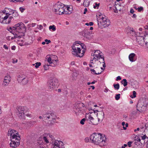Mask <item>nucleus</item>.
Segmentation results:
<instances>
[{"label":"nucleus","mask_w":148,"mask_h":148,"mask_svg":"<svg viewBox=\"0 0 148 148\" xmlns=\"http://www.w3.org/2000/svg\"><path fill=\"white\" fill-rule=\"evenodd\" d=\"M18 16V13L16 10L6 7L0 11V22L3 24H10L13 20L14 17Z\"/></svg>","instance_id":"f257e3e1"},{"label":"nucleus","mask_w":148,"mask_h":148,"mask_svg":"<svg viewBox=\"0 0 148 148\" xmlns=\"http://www.w3.org/2000/svg\"><path fill=\"white\" fill-rule=\"evenodd\" d=\"M72 53L75 56L81 57L84 55L86 49L84 44L80 41L74 42L72 46Z\"/></svg>","instance_id":"f03ea898"},{"label":"nucleus","mask_w":148,"mask_h":148,"mask_svg":"<svg viewBox=\"0 0 148 148\" xmlns=\"http://www.w3.org/2000/svg\"><path fill=\"white\" fill-rule=\"evenodd\" d=\"M90 140L94 144L102 146L106 143V138L104 135L101 134L93 133L90 136Z\"/></svg>","instance_id":"7ed1b4c3"},{"label":"nucleus","mask_w":148,"mask_h":148,"mask_svg":"<svg viewBox=\"0 0 148 148\" xmlns=\"http://www.w3.org/2000/svg\"><path fill=\"white\" fill-rule=\"evenodd\" d=\"M97 20L98 26L101 28L108 27L110 24V21L108 17L101 14L99 15Z\"/></svg>","instance_id":"20e7f679"},{"label":"nucleus","mask_w":148,"mask_h":148,"mask_svg":"<svg viewBox=\"0 0 148 148\" xmlns=\"http://www.w3.org/2000/svg\"><path fill=\"white\" fill-rule=\"evenodd\" d=\"M13 29L16 32L15 37H19L20 38L24 35V32L25 30L24 25L22 23H20L16 24Z\"/></svg>","instance_id":"39448f33"},{"label":"nucleus","mask_w":148,"mask_h":148,"mask_svg":"<svg viewBox=\"0 0 148 148\" xmlns=\"http://www.w3.org/2000/svg\"><path fill=\"white\" fill-rule=\"evenodd\" d=\"M45 59L47 62L50 64L51 66L55 67L58 64V60L56 56L48 55L46 57Z\"/></svg>","instance_id":"423d86ee"},{"label":"nucleus","mask_w":148,"mask_h":148,"mask_svg":"<svg viewBox=\"0 0 148 148\" xmlns=\"http://www.w3.org/2000/svg\"><path fill=\"white\" fill-rule=\"evenodd\" d=\"M63 142L61 141L56 140L52 143V144H49L48 146L45 144L44 145H42L40 148H64Z\"/></svg>","instance_id":"0eeeda50"},{"label":"nucleus","mask_w":148,"mask_h":148,"mask_svg":"<svg viewBox=\"0 0 148 148\" xmlns=\"http://www.w3.org/2000/svg\"><path fill=\"white\" fill-rule=\"evenodd\" d=\"M86 109L84 104L80 103L75 104L73 108V111L77 115H79L84 112Z\"/></svg>","instance_id":"6e6552de"},{"label":"nucleus","mask_w":148,"mask_h":148,"mask_svg":"<svg viewBox=\"0 0 148 148\" xmlns=\"http://www.w3.org/2000/svg\"><path fill=\"white\" fill-rule=\"evenodd\" d=\"M45 120H49L50 122V124H53L58 122V120L59 119V117L56 116L54 113L46 114L43 116Z\"/></svg>","instance_id":"1a4fd4ad"},{"label":"nucleus","mask_w":148,"mask_h":148,"mask_svg":"<svg viewBox=\"0 0 148 148\" xmlns=\"http://www.w3.org/2000/svg\"><path fill=\"white\" fill-rule=\"evenodd\" d=\"M8 136L10 137V140L20 142L21 140L20 136L18 132L14 130H11L8 131Z\"/></svg>","instance_id":"9d476101"},{"label":"nucleus","mask_w":148,"mask_h":148,"mask_svg":"<svg viewBox=\"0 0 148 148\" xmlns=\"http://www.w3.org/2000/svg\"><path fill=\"white\" fill-rule=\"evenodd\" d=\"M47 84L50 89L54 88L58 84V81L56 79L53 78L49 81Z\"/></svg>","instance_id":"9b49d317"},{"label":"nucleus","mask_w":148,"mask_h":148,"mask_svg":"<svg viewBox=\"0 0 148 148\" xmlns=\"http://www.w3.org/2000/svg\"><path fill=\"white\" fill-rule=\"evenodd\" d=\"M92 111L95 114L96 113H97L96 115L98 119V120L97 121H98V123L100 121H102L104 117V113L103 111H99L97 110H93Z\"/></svg>","instance_id":"f8f14e48"},{"label":"nucleus","mask_w":148,"mask_h":148,"mask_svg":"<svg viewBox=\"0 0 148 148\" xmlns=\"http://www.w3.org/2000/svg\"><path fill=\"white\" fill-rule=\"evenodd\" d=\"M86 118L87 120L90 121L93 125H97L98 123V121H97V120L95 119L92 115L91 114H86Z\"/></svg>","instance_id":"ddd939ff"},{"label":"nucleus","mask_w":148,"mask_h":148,"mask_svg":"<svg viewBox=\"0 0 148 148\" xmlns=\"http://www.w3.org/2000/svg\"><path fill=\"white\" fill-rule=\"evenodd\" d=\"M26 107L24 106H20L18 108V116L20 118H23L25 116L24 111Z\"/></svg>","instance_id":"4468645a"},{"label":"nucleus","mask_w":148,"mask_h":148,"mask_svg":"<svg viewBox=\"0 0 148 148\" xmlns=\"http://www.w3.org/2000/svg\"><path fill=\"white\" fill-rule=\"evenodd\" d=\"M93 54V56H95V57H96L97 59H100L101 58L102 60V62H104V59L102 55V53L99 50H97L95 51Z\"/></svg>","instance_id":"2eb2a0df"},{"label":"nucleus","mask_w":148,"mask_h":148,"mask_svg":"<svg viewBox=\"0 0 148 148\" xmlns=\"http://www.w3.org/2000/svg\"><path fill=\"white\" fill-rule=\"evenodd\" d=\"M63 4L60 3L58 2L55 4L53 6V10L56 14L59 13V10L61 8V6Z\"/></svg>","instance_id":"dca6fc26"},{"label":"nucleus","mask_w":148,"mask_h":148,"mask_svg":"<svg viewBox=\"0 0 148 148\" xmlns=\"http://www.w3.org/2000/svg\"><path fill=\"white\" fill-rule=\"evenodd\" d=\"M11 81V77L9 75L5 76L3 79V84L4 86H8L10 84Z\"/></svg>","instance_id":"f3484780"},{"label":"nucleus","mask_w":148,"mask_h":148,"mask_svg":"<svg viewBox=\"0 0 148 148\" xmlns=\"http://www.w3.org/2000/svg\"><path fill=\"white\" fill-rule=\"evenodd\" d=\"M65 14H71L73 10V8L71 6H65Z\"/></svg>","instance_id":"a211bd4d"},{"label":"nucleus","mask_w":148,"mask_h":148,"mask_svg":"<svg viewBox=\"0 0 148 148\" xmlns=\"http://www.w3.org/2000/svg\"><path fill=\"white\" fill-rule=\"evenodd\" d=\"M145 36H138L136 38L137 41L139 44H142L144 42H145Z\"/></svg>","instance_id":"6ab92c4d"},{"label":"nucleus","mask_w":148,"mask_h":148,"mask_svg":"<svg viewBox=\"0 0 148 148\" xmlns=\"http://www.w3.org/2000/svg\"><path fill=\"white\" fill-rule=\"evenodd\" d=\"M11 142L10 143V145L11 147L15 148L20 144V142L11 140Z\"/></svg>","instance_id":"aec40b11"},{"label":"nucleus","mask_w":148,"mask_h":148,"mask_svg":"<svg viewBox=\"0 0 148 148\" xmlns=\"http://www.w3.org/2000/svg\"><path fill=\"white\" fill-rule=\"evenodd\" d=\"M136 54L134 53H131L129 56V60L132 62H135L136 60V58H135Z\"/></svg>","instance_id":"412c9836"},{"label":"nucleus","mask_w":148,"mask_h":148,"mask_svg":"<svg viewBox=\"0 0 148 148\" xmlns=\"http://www.w3.org/2000/svg\"><path fill=\"white\" fill-rule=\"evenodd\" d=\"M65 6L63 4L62 6H61V8L59 10V13H58L57 14L60 15H62V14H65Z\"/></svg>","instance_id":"4be33fe9"},{"label":"nucleus","mask_w":148,"mask_h":148,"mask_svg":"<svg viewBox=\"0 0 148 148\" xmlns=\"http://www.w3.org/2000/svg\"><path fill=\"white\" fill-rule=\"evenodd\" d=\"M13 28L14 27H7V29L12 33L13 35H16V32Z\"/></svg>","instance_id":"5701e85b"},{"label":"nucleus","mask_w":148,"mask_h":148,"mask_svg":"<svg viewBox=\"0 0 148 148\" xmlns=\"http://www.w3.org/2000/svg\"><path fill=\"white\" fill-rule=\"evenodd\" d=\"M25 77V76L23 75H20L18 76L17 80L19 82L21 83L22 80Z\"/></svg>","instance_id":"b1692460"},{"label":"nucleus","mask_w":148,"mask_h":148,"mask_svg":"<svg viewBox=\"0 0 148 148\" xmlns=\"http://www.w3.org/2000/svg\"><path fill=\"white\" fill-rule=\"evenodd\" d=\"M14 36H13L11 35H9L7 36L6 37L7 40L8 41H11L12 40L15 38H19V37H15L14 35H13Z\"/></svg>","instance_id":"393cba45"},{"label":"nucleus","mask_w":148,"mask_h":148,"mask_svg":"<svg viewBox=\"0 0 148 148\" xmlns=\"http://www.w3.org/2000/svg\"><path fill=\"white\" fill-rule=\"evenodd\" d=\"M99 59H97L96 57L95 56H93V54L91 57V60L90 61V63H92L93 64L95 62L98 60Z\"/></svg>","instance_id":"a878e982"},{"label":"nucleus","mask_w":148,"mask_h":148,"mask_svg":"<svg viewBox=\"0 0 148 148\" xmlns=\"http://www.w3.org/2000/svg\"><path fill=\"white\" fill-rule=\"evenodd\" d=\"M43 140L45 142L47 143H49V139L48 137H47V135L45 134H44L43 135Z\"/></svg>","instance_id":"bb28decb"},{"label":"nucleus","mask_w":148,"mask_h":148,"mask_svg":"<svg viewBox=\"0 0 148 148\" xmlns=\"http://www.w3.org/2000/svg\"><path fill=\"white\" fill-rule=\"evenodd\" d=\"M121 84H123L124 87L126 86L127 84V82L125 79H123L121 81Z\"/></svg>","instance_id":"cd10ccee"},{"label":"nucleus","mask_w":148,"mask_h":148,"mask_svg":"<svg viewBox=\"0 0 148 148\" xmlns=\"http://www.w3.org/2000/svg\"><path fill=\"white\" fill-rule=\"evenodd\" d=\"M28 82V79L26 76H25V78L23 80L22 82L21 83H22L23 84H27Z\"/></svg>","instance_id":"c85d7f7f"},{"label":"nucleus","mask_w":148,"mask_h":148,"mask_svg":"<svg viewBox=\"0 0 148 148\" xmlns=\"http://www.w3.org/2000/svg\"><path fill=\"white\" fill-rule=\"evenodd\" d=\"M49 66H50L49 64H48L45 63L43 65L44 70L45 71L48 70L49 69Z\"/></svg>","instance_id":"c756f323"},{"label":"nucleus","mask_w":148,"mask_h":148,"mask_svg":"<svg viewBox=\"0 0 148 148\" xmlns=\"http://www.w3.org/2000/svg\"><path fill=\"white\" fill-rule=\"evenodd\" d=\"M135 143H138V142H139L142 144V143L140 142L141 139L138 136H136L135 137Z\"/></svg>","instance_id":"7c9ffc66"},{"label":"nucleus","mask_w":148,"mask_h":148,"mask_svg":"<svg viewBox=\"0 0 148 148\" xmlns=\"http://www.w3.org/2000/svg\"><path fill=\"white\" fill-rule=\"evenodd\" d=\"M100 5L99 3H95L93 4V8L95 9H98Z\"/></svg>","instance_id":"2f4dec72"},{"label":"nucleus","mask_w":148,"mask_h":148,"mask_svg":"<svg viewBox=\"0 0 148 148\" xmlns=\"http://www.w3.org/2000/svg\"><path fill=\"white\" fill-rule=\"evenodd\" d=\"M122 125L123 126V128L124 130H126V127L128 126V124L127 123H125L124 122H122Z\"/></svg>","instance_id":"473e14b6"},{"label":"nucleus","mask_w":148,"mask_h":148,"mask_svg":"<svg viewBox=\"0 0 148 148\" xmlns=\"http://www.w3.org/2000/svg\"><path fill=\"white\" fill-rule=\"evenodd\" d=\"M41 63L40 62H37L35 64H33V65L36 68H38L39 66L41 65Z\"/></svg>","instance_id":"72a5a7b5"},{"label":"nucleus","mask_w":148,"mask_h":148,"mask_svg":"<svg viewBox=\"0 0 148 148\" xmlns=\"http://www.w3.org/2000/svg\"><path fill=\"white\" fill-rule=\"evenodd\" d=\"M49 29L50 30L51 29L53 31H55L56 30V27L54 25H50L49 27Z\"/></svg>","instance_id":"f704fd0d"},{"label":"nucleus","mask_w":148,"mask_h":148,"mask_svg":"<svg viewBox=\"0 0 148 148\" xmlns=\"http://www.w3.org/2000/svg\"><path fill=\"white\" fill-rule=\"evenodd\" d=\"M90 70L91 71V73L93 74L99 75L101 73H99V72L97 73L96 72L95 70L93 69H90Z\"/></svg>","instance_id":"c9c22d12"},{"label":"nucleus","mask_w":148,"mask_h":148,"mask_svg":"<svg viewBox=\"0 0 148 148\" xmlns=\"http://www.w3.org/2000/svg\"><path fill=\"white\" fill-rule=\"evenodd\" d=\"M114 87L115 89L118 90L119 88V84H114Z\"/></svg>","instance_id":"e433bc0d"},{"label":"nucleus","mask_w":148,"mask_h":148,"mask_svg":"<svg viewBox=\"0 0 148 148\" xmlns=\"http://www.w3.org/2000/svg\"><path fill=\"white\" fill-rule=\"evenodd\" d=\"M10 2H22L24 0H9Z\"/></svg>","instance_id":"4c0bfd02"},{"label":"nucleus","mask_w":148,"mask_h":148,"mask_svg":"<svg viewBox=\"0 0 148 148\" xmlns=\"http://www.w3.org/2000/svg\"><path fill=\"white\" fill-rule=\"evenodd\" d=\"M136 91H133V96H131L130 97L132 98H135L136 97Z\"/></svg>","instance_id":"58836bf2"},{"label":"nucleus","mask_w":148,"mask_h":148,"mask_svg":"<svg viewBox=\"0 0 148 148\" xmlns=\"http://www.w3.org/2000/svg\"><path fill=\"white\" fill-rule=\"evenodd\" d=\"M47 135V137H48L49 138H50L51 139H52L53 138V136L50 134H45Z\"/></svg>","instance_id":"ea45409f"},{"label":"nucleus","mask_w":148,"mask_h":148,"mask_svg":"<svg viewBox=\"0 0 148 148\" xmlns=\"http://www.w3.org/2000/svg\"><path fill=\"white\" fill-rule=\"evenodd\" d=\"M19 10L20 11L22 12H23L24 10H25V8L23 7H20L19 8Z\"/></svg>","instance_id":"a19ab883"},{"label":"nucleus","mask_w":148,"mask_h":148,"mask_svg":"<svg viewBox=\"0 0 148 148\" xmlns=\"http://www.w3.org/2000/svg\"><path fill=\"white\" fill-rule=\"evenodd\" d=\"M86 121V119L84 118L82 119L80 121V123L82 125H84V122Z\"/></svg>","instance_id":"79ce46f5"},{"label":"nucleus","mask_w":148,"mask_h":148,"mask_svg":"<svg viewBox=\"0 0 148 148\" xmlns=\"http://www.w3.org/2000/svg\"><path fill=\"white\" fill-rule=\"evenodd\" d=\"M120 98V94H117L115 96V99L116 100H118Z\"/></svg>","instance_id":"37998d69"},{"label":"nucleus","mask_w":148,"mask_h":148,"mask_svg":"<svg viewBox=\"0 0 148 148\" xmlns=\"http://www.w3.org/2000/svg\"><path fill=\"white\" fill-rule=\"evenodd\" d=\"M85 141L86 143H88L90 141H91L90 140V138H89L88 137H86L85 139Z\"/></svg>","instance_id":"c03bdc74"},{"label":"nucleus","mask_w":148,"mask_h":148,"mask_svg":"<svg viewBox=\"0 0 148 148\" xmlns=\"http://www.w3.org/2000/svg\"><path fill=\"white\" fill-rule=\"evenodd\" d=\"M141 139L142 140H145V139H146V136L145 135H142V136H141Z\"/></svg>","instance_id":"a18cd8bd"},{"label":"nucleus","mask_w":148,"mask_h":148,"mask_svg":"<svg viewBox=\"0 0 148 148\" xmlns=\"http://www.w3.org/2000/svg\"><path fill=\"white\" fill-rule=\"evenodd\" d=\"M43 28L42 26L41 25H38V28L40 30H41Z\"/></svg>","instance_id":"49530a36"},{"label":"nucleus","mask_w":148,"mask_h":148,"mask_svg":"<svg viewBox=\"0 0 148 148\" xmlns=\"http://www.w3.org/2000/svg\"><path fill=\"white\" fill-rule=\"evenodd\" d=\"M17 59H12V63H16L17 62Z\"/></svg>","instance_id":"de8ad7c7"},{"label":"nucleus","mask_w":148,"mask_h":148,"mask_svg":"<svg viewBox=\"0 0 148 148\" xmlns=\"http://www.w3.org/2000/svg\"><path fill=\"white\" fill-rule=\"evenodd\" d=\"M45 43H46L47 44H48L49 43L51 42V41L49 40H48L47 39H45Z\"/></svg>","instance_id":"09e8293b"},{"label":"nucleus","mask_w":148,"mask_h":148,"mask_svg":"<svg viewBox=\"0 0 148 148\" xmlns=\"http://www.w3.org/2000/svg\"><path fill=\"white\" fill-rule=\"evenodd\" d=\"M138 11L139 12H140L143 10V7H140L138 8Z\"/></svg>","instance_id":"8fccbe9b"},{"label":"nucleus","mask_w":148,"mask_h":148,"mask_svg":"<svg viewBox=\"0 0 148 148\" xmlns=\"http://www.w3.org/2000/svg\"><path fill=\"white\" fill-rule=\"evenodd\" d=\"M121 78L120 77V76H118L116 77V80L117 81L118 80H121Z\"/></svg>","instance_id":"3c124183"},{"label":"nucleus","mask_w":148,"mask_h":148,"mask_svg":"<svg viewBox=\"0 0 148 148\" xmlns=\"http://www.w3.org/2000/svg\"><path fill=\"white\" fill-rule=\"evenodd\" d=\"M3 48L5 49L8 50V47L7 45H3Z\"/></svg>","instance_id":"603ef678"},{"label":"nucleus","mask_w":148,"mask_h":148,"mask_svg":"<svg viewBox=\"0 0 148 148\" xmlns=\"http://www.w3.org/2000/svg\"><path fill=\"white\" fill-rule=\"evenodd\" d=\"M134 12V10L132 8H131L130 10V12L132 14H133Z\"/></svg>","instance_id":"864d4df0"},{"label":"nucleus","mask_w":148,"mask_h":148,"mask_svg":"<svg viewBox=\"0 0 148 148\" xmlns=\"http://www.w3.org/2000/svg\"><path fill=\"white\" fill-rule=\"evenodd\" d=\"M132 143V142H128V145L129 147H131V144Z\"/></svg>","instance_id":"5fc2aeb1"},{"label":"nucleus","mask_w":148,"mask_h":148,"mask_svg":"<svg viewBox=\"0 0 148 148\" xmlns=\"http://www.w3.org/2000/svg\"><path fill=\"white\" fill-rule=\"evenodd\" d=\"M16 49V47L15 46H13L11 47V49L13 50H15Z\"/></svg>","instance_id":"6e6d98bb"},{"label":"nucleus","mask_w":148,"mask_h":148,"mask_svg":"<svg viewBox=\"0 0 148 148\" xmlns=\"http://www.w3.org/2000/svg\"><path fill=\"white\" fill-rule=\"evenodd\" d=\"M17 40L18 41V44L21 46H23V43H19L18 42L19 41H20V40H18V39H17Z\"/></svg>","instance_id":"4d7b16f0"},{"label":"nucleus","mask_w":148,"mask_h":148,"mask_svg":"<svg viewBox=\"0 0 148 148\" xmlns=\"http://www.w3.org/2000/svg\"><path fill=\"white\" fill-rule=\"evenodd\" d=\"M26 116H27V117H31V116H32V115H31V114H29V113H28V114H27L26 115Z\"/></svg>","instance_id":"13d9d810"},{"label":"nucleus","mask_w":148,"mask_h":148,"mask_svg":"<svg viewBox=\"0 0 148 148\" xmlns=\"http://www.w3.org/2000/svg\"><path fill=\"white\" fill-rule=\"evenodd\" d=\"M46 114H44L42 116H39V118L40 119H44V118L43 117V116L44 115H46Z\"/></svg>","instance_id":"bf43d9fd"},{"label":"nucleus","mask_w":148,"mask_h":148,"mask_svg":"<svg viewBox=\"0 0 148 148\" xmlns=\"http://www.w3.org/2000/svg\"><path fill=\"white\" fill-rule=\"evenodd\" d=\"M87 8H85L84 9V14H86V13L87 12Z\"/></svg>","instance_id":"052dcab7"},{"label":"nucleus","mask_w":148,"mask_h":148,"mask_svg":"<svg viewBox=\"0 0 148 148\" xmlns=\"http://www.w3.org/2000/svg\"><path fill=\"white\" fill-rule=\"evenodd\" d=\"M30 123V124H31L32 125H34V124H35V122L34 121L31 122Z\"/></svg>","instance_id":"680f3d73"},{"label":"nucleus","mask_w":148,"mask_h":148,"mask_svg":"<svg viewBox=\"0 0 148 148\" xmlns=\"http://www.w3.org/2000/svg\"><path fill=\"white\" fill-rule=\"evenodd\" d=\"M127 145L126 144H125L123 145V146H122L121 147V148H125V147H127Z\"/></svg>","instance_id":"e2e57ef3"},{"label":"nucleus","mask_w":148,"mask_h":148,"mask_svg":"<svg viewBox=\"0 0 148 148\" xmlns=\"http://www.w3.org/2000/svg\"><path fill=\"white\" fill-rule=\"evenodd\" d=\"M108 91V89L107 88H105L104 90V92H107Z\"/></svg>","instance_id":"0e129e2a"},{"label":"nucleus","mask_w":148,"mask_h":148,"mask_svg":"<svg viewBox=\"0 0 148 148\" xmlns=\"http://www.w3.org/2000/svg\"><path fill=\"white\" fill-rule=\"evenodd\" d=\"M132 17V18H136V15L135 14H134Z\"/></svg>","instance_id":"69168bd1"},{"label":"nucleus","mask_w":148,"mask_h":148,"mask_svg":"<svg viewBox=\"0 0 148 148\" xmlns=\"http://www.w3.org/2000/svg\"><path fill=\"white\" fill-rule=\"evenodd\" d=\"M93 24V22H90L89 23V25L90 26L92 25Z\"/></svg>","instance_id":"338daca9"},{"label":"nucleus","mask_w":148,"mask_h":148,"mask_svg":"<svg viewBox=\"0 0 148 148\" xmlns=\"http://www.w3.org/2000/svg\"><path fill=\"white\" fill-rule=\"evenodd\" d=\"M36 23H32V26L33 27H34L36 25Z\"/></svg>","instance_id":"774afa93"}]
</instances>
